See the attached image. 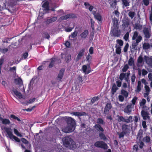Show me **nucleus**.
I'll return each instance as SVG.
<instances>
[{
  "mask_svg": "<svg viewBox=\"0 0 152 152\" xmlns=\"http://www.w3.org/2000/svg\"><path fill=\"white\" fill-rule=\"evenodd\" d=\"M116 53L118 54H120L121 53V47H117L115 50Z\"/></svg>",
  "mask_w": 152,
  "mask_h": 152,
  "instance_id": "obj_54",
  "label": "nucleus"
},
{
  "mask_svg": "<svg viewBox=\"0 0 152 152\" xmlns=\"http://www.w3.org/2000/svg\"><path fill=\"white\" fill-rule=\"evenodd\" d=\"M95 18L99 21H101L102 16L99 13H97L96 15H95Z\"/></svg>",
  "mask_w": 152,
  "mask_h": 152,
  "instance_id": "obj_38",
  "label": "nucleus"
},
{
  "mask_svg": "<svg viewBox=\"0 0 152 152\" xmlns=\"http://www.w3.org/2000/svg\"><path fill=\"white\" fill-rule=\"evenodd\" d=\"M141 115L143 117L144 120H146L147 118H148L149 116L147 112L145 111L144 110H142L141 112Z\"/></svg>",
  "mask_w": 152,
  "mask_h": 152,
  "instance_id": "obj_16",
  "label": "nucleus"
},
{
  "mask_svg": "<svg viewBox=\"0 0 152 152\" xmlns=\"http://www.w3.org/2000/svg\"><path fill=\"white\" fill-rule=\"evenodd\" d=\"M42 37L43 38L49 39L50 36L48 33L46 31H43L42 34Z\"/></svg>",
  "mask_w": 152,
  "mask_h": 152,
  "instance_id": "obj_26",
  "label": "nucleus"
},
{
  "mask_svg": "<svg viewBox=\"0 0 152 152\" xmlns=\"http://www.w3.org/2000/svg\"><path fill=\"white\" fill-rule=\"evenodd\" d=\"M143 58L142 56H140L138 58L137 62L140 64L143 61Z\"/></svg>",
  "mask_w": 152,
  "mask_h": 152,
  "instance_id": "obj_59",
  "label": "nucleus"
},
{
  "mask_svg": "<svg viewBox=\"0 0 152 152\" xmlns=\"http://www.w3.org/2000/svg\"><path fill=\"white\" fill-rule=\"evenodd\" d=\"M129 24V21L128 20H125L123 22L122 26L125 27H128Z\"/></svg>",
  "mask_w": 152,
  "mask_h": 152,
  "instance_id": "obj_39",
  "label": "nucleus"
},
{
  "mask_svg": "<svg viewBox=\"0 0 152 152\" xmlns=\"http://www.w3.org/2000/svg\"><path fill=\"white\" fill-rule=\"evenodd\" d=\"M77 32L75 31L71 34V35L69 36V37H71L72 38H74L77 36Z\"/></svg>",
  "mask_w": 152,
  "mask_h": 152,
  "instance_id": "obj_45",
  "label": "nucleus"
},
{
  "mask_svg": "<svg viewBox=\"0 0 152 152\" xmlns=\"http://www.w3.org/2000/svg\"><path fill=\"white\" fill-rule=\"evenodd\" d=\"M136 77L134 74H133L131 76V80L132 81V84H134L135 81Z\"/></svg>",
  "mask_w": 152,
  "mask_h": 152,
  "instance_id": "obj_47",
  "label": "nucleus"
},
{
  "mask_svg": "<svg viewBox=\"0 0 152 152\" xmlns=\"http://www.w3.org/2000/svg\"><path fill=\"white\" fill-rule=\"evenodd\" d=\"M82 70L83 72L85 74H88L91 71V68L89 64L84 65L82 66Z\"/></svg>",
  "mask_w": 152,
  "mask_h": 152,
  "instance_id": "obj_7",
  "label": "nucleus"
},
{
  "mask_svg": "<svg viewBox=\"0 0 152 152\" xmlns=\"http://www.w3.org/2000/svg\"><path fill=\"white\" fill-rule=\"evenodd\" d=\"M146 101L144 99H142V101L140 102V106L141 107H144V106L146 103Z\"/></svg>",
  "mask_w": 152,
  "mask_h": 152,
  "instance_id": "obj_46",
  "label": "nucleus"
},
{
  "mask_svg": "<svg viewBox=\"0 0 152 152\" xmlns=\"http://www.w3.org/2000/svg\"><path fill=\"white\" fill-rule=\"evenodd\" d=\"M129 126L126 124H124L122 125V130L124 132H125L126 134H127L129 130Z\"/></svg>",
  "mask_w": 152,
  "mask_h": 152,
  "instance_id": "obj_21",
  "label": "nucleus"
},
{
  "mask_svg": "<svg viewBox=\"0 0 152 152\" xmlns=\"http://www.w3.org/2000/svg\"><path fill=\"white\" fill-rule=\"evenodd\" d=\"M63 142L64 145L66 147L72 149H74L75 148V143L70 137H65L63 140Z\"/></svg>",
  "mask_w": 152,
  "mask_h": 152,
  "instance_id": "obj_3",
  "label": "nucleus"
},
{
  "mask_svg": "<svg viewBox=\"0 0 152 152\" xmlns=\"http://www.w3.org/2000/svg\"><path fill=\"white\" fill-rule=\"evenodd\" d=\"M130 75V73L129 72H127V75L125 78L126 81L128 83H129L130 81L129 78Z\"/></svg>",
  "mask_w": 152,
  "mask_h": 152,
  "instance_id": "obj_49",
  "label": "nucleus"
},
{
  "mask_svg": "<svg viewBox=\"0 0 152 152\" xmlns=\"http://www.w3.org/2000/svg\"><path fill=\"white\" fill-rule=\"evenodd\" d=\"M141 83L140 81H139L138 82L136 90V92H139L141 90Z\"/></svg>",
  "mask_w": 152,
  "mask_h": 152,
  "instance_id": "obj_28",
  "label": "nucleus"
},
{
  "mask_svg": "<svg viewBox=\"0 0 152 152\" xmlns=\"http://www.w3.org/2000/svg\"><path fill=\"white\" fill-rule=\"evenodd\" d=\"M10 117L11 118L15 120H17L18 121H20V120L17 117L14 115L12 114L10 115Z\"/></svg>",
  "mask_w": 152,
  "mask_h": 152,
  "instance_id": "obj_52",
  "label": "nucleus"
},
{
  "mask_svg": "<svg viewBox=\"0 0 152 152\" xmlns=\"http://www.w3.org/2000/svg\"><path fill=\"white\" fill-rule=\"evenodd\" d=\"M144 57L146 62L150 66H152V58H151L146 56Z\"/></svg>",
  "mask_w": 152,
  "mask_h": 152,
  "instance_id": "obj_24",
  "label": "nucleus"
},
{
  "mask_svg": "<svg viewBox=\"0 0 152 152\" xmlns=\"http://www.w3.org/2000/svg\"><path fill=\"white\" fill-rule=\"evenodd\" d=\"M4 129L8 135L11 139H13L18 142H20V140L18 138L13 134L12 132L10 131V128L6 127Z\"/></svg>",
  "mask_w": 152,
  "mask_h": 152,
  "instance_id": "obj_4",
  "label": "nucleus"
},
{
  "mask_svg": "<svg viewBox=\"0 0 152 152\" xmlns=\"http://www.w3.org/2000/svg\"><path fill=\"white\" fill-rule=\"evenodd\" d=\"M99 99V97L98 96L94 97L91 100V102L93 103H94L95 102L98 100Z\"/></svg>",
  "mask_w": 152,
  "mask_h": 152,
  "instance_id": "obj_56",
  "label": "nucleus"
},
{
  "mask_svg": "<svg viewBox=\"0 0 152 152\" xmlns=\"http://www.w3.org/2000/svg\"><path fill=\"white\" fill-rule=\"evenodd\" d=\"M2 121V122L4 124H10V120L7 118H3L1 117H0V122Z\"/></svg>",
  "mask_w": 152,
  "mask_h": 152,
  "instance_id": "obj_18",
  "label": "nucleus"
},
{
  "mask_svg": "<svg viewBox=\"0 0 152 152\" xmlns=\"http://www.w3.org/2000/svg\"><path fill=\"white\" fill-rule=\"evenodd\" d=\"M11 92L12 94H14L19 99H21L23 98L22 95L21 93L14 88H13Z\"/></svg>",
  "mask_w": 152,
  "mask_h": 152,
  "instance_id": "obj_10",
  "label": "nucleus"
},
{
  "mask_svg": "<svg viewBox=\"0 0 152 152\" xmlns=\"http://www.w3.org/2000/svg\"><path fill=\"white\" fill-rule=\"evenodd\" d=\"M42 7L45 11H48L49 10V3L48 1L44 3L42 5Z\"/></svg>",
  "mask_w": 152,
  "mask_h": 152,
  "instance_id": "obj_20",
  "label": "nucleus"
},
{
  "mask_svg": "<svg viewBox=\"0 0 152 152\" xmlns=\"http://www.w3.org/2000/svg\"><path fill=\"white\" fill-rule=\"evenodd\" d=\"M57 19V18L56 17H53L52 18L47 19L45 21V23L46 25H49L50 23H53Z\"/></svg>",
  "mask_w": 152,
  "mask_h": 152,
  "instance_id": "obj_13",
  "label": "nucleus"
},
{
  "mask_svg": "<svg viewBox=\"0 0 152 152\" xmlns=\"http://www.w3.org/2000/svg\"><path fill=\"white\" fill-rule=\"evenodd\" d=\"M117 134L118 135V137L119 138H123L124 137V135L126 134L125 132H124L123 131L120 133L118 132L117 133Z\"/></svg>",
  "mask_w": 152,
  "mask_h": 152,
  "instance_id": "obj_37",
  "label": "nucleus"
},
{
  "mask_svg": "<svg viewBox=\"0 0 152 152\" xmlns=\"http://www.w3.org/2000/svg\"><path fill=\"white\" fill-rule=\"evenodd\" d=\"M65 71V69L64 68H62L60 70L58 76L56 78V80L58 82L61 81V80L63 77Z\"/></svg>",
  "mask_w": 152,
  "mask_h": 152,
  "instance_id": "obj_8",
  "label": "nucleus"
},
{
  "mask_svg": "<svg viewBox=\"0 0 152 152\" xmlns=\"http://www.w3.org/2000/svg\"><path fill=\"white\" fill-rule=\"evenodd\" d=\"M143 141L147 143H149L151 141V138L149 136H146L143 139Z\"/></svg>",
  "mask_w": 152,
  "mask_h": 152,
  "instance_id": "obj_41",
  "label": "nucleus"
},
{
  "mask_svg": "<svg viewBox=\"0 0 152 152\" xmlns=\"http://www.w3.org/2000/svg\"><path fill=\"white\" fill-rule=\"evenodd\" d=\"M139 33L137 31H135L133 33V36L132 37V40H135V41L132 42V49L134 50H137V46L138 43L142 40V37L140 35H139Z\"/></svg>",
  "mask_w": 152,
  "mask_h": 152,
  "instance_id": "obj_2",
  "label": "nucleus"
},
{
  "mask_svg": "<svg viewBox=\"0 0 152 152\" xmlns=\"http://www.w3.org/2000/svg\"><path fill=\"white\" fill-rule=\"evenodd\" d=\"M99 136L102 140H106L107 139V137L103 132H99Z\"/></svg>",
  "mask_w": 152,
  "mask_h": 152,
  "instance_id": "obj_27",
  "label": "nucleus"
},
{
  "mask_svg": "<svg viewBox=\"0 0 152 152\" xmlns=\"http://www.w3.org/2000/svg\"><path fill=\"white\" fill-rule=\"evenodd\" d=\"M132 119V116H130L128 119H126V122L128 123L132 122L133 121Z\"/></svg>",
  "mask_w": 152,
  "mask_h": 152,
  "instance_id": "obj_57",
  "label": "nucleus"
},
{
  "mask_svg": "<svg viewBox=\"0 0 152 152\" xmlns=\"http://www.w3.org/2000/svg\"><path fill=\"white\" fill-rule=\"evenodd\" d=\"M117 1L116 0H114L113 1H110V7L113 8H115L117 4Z\"/></svg>",
  "mask_w": 152,
  "mask_h": 152,
  "instance_id": "obj_30",
  "label": "nucleus"
},
{
  "mask_svg": "<svg viewBox=\"0 0 152 152\" xmlns=\"http://www.w3.org/2000/svg\"><path fill=\"white\" fill-rule=\"evenodd\" d=\"M95 129L99 132H103L104 129L101 126V125L99 124H96L94 126Z\"/></svg>",
  "mask_w": 152,
  "mask_h": 152,
  "instance_id": "obj_14",
  "label": "nucleus"
},
{
  "mask_svg": "<svg viewBox=\"0 0 152 152\" xmlns=\"http://www.w3.org/2000/svg\"><path fill=\"white\" fill-rule=\"evenodd\" d=\"M132 106L133 105L132 104L128 105L124 108V112L129 115H130L132 111Z\"/></svg>",
  "mask_w": 152,
  "mask_h": 152,
  "instance_id": "obj_9",
  "label": "nucleus"
},
{
  "mask_svg": "<svg viewBox=\"0 0 152 152\" xmlns=\"http://www.w3.org/2000/svg\"><path fill=\"white\" fill-rule=\"evenodd\" d=\"M97 124L104 125L105 122L102 118H98L97 120Z\"/></svg>",
  "mask_w": 152,
  "mask_h": 152,
  "instance_id": "obj_32",
  "label": "nucleus"
},
{
  "mask_svg": "<svg viewBox=\"0 0 152 152\" xmlns=\"http://www.w3.org/2000/svg\"><path fill=\"white\" fill-rule=\"evenodd\" d=\"M118 88L117 87L115 84L113 83V85L112 88L111 89V92L112 94H113L115 93L118 90Z\"/></svg>",
  "mask_w": 152,
  "mask_h": 152,
  "instance_id": "obj_29",
  "label": "nucleus"
},
{
  "mask_svg": "<svg viewBox=\"0 0 152 152\" xmlns=\"http://www.w3.org/2000/svg\"><path fill=\"white\" fill-rule=\"evenodd\" d=\"M76 18V15L73 14H69L60 17L59 19L61 20H66L68 18Z\"/></svg>",
  "mask_w": 152,
  "mask_h": 152,
  "instance_id": "obj_6",
  "label": "nucleus"
},
{
  "mask_svg": "<svg viewBox=\"0 0 152 152\" xmlns=\"http://www.w3.org/2000/svg\"><path fill=\"white\" fill-rule=\"evenodd\" d=\"M8 51V50L7 48H0V52L4 53H5Z\"/></svg>",
  "mask_w": 152,
  "mask_h": 152,
  "instance_id": "obj_55",
  "label": "nucleus"
},
{
  "mask_svg": "<svg viewBox=\"0 0 152 152\" xmlns=\"http://www.w3.org/2000/svg\"><path fill=\"white\" fill-rule=\"evenodd\" d=\"M139 146L138 145H135L133 146V149L134 151H135L137 152L139 150Z\"/></svg>",
  "mask_w": 152,
  "mask_h": 152,
  "instance_id": "obj_58",
  "label": "nucleus"
},
{
  "mask_svg": "<svg viewBox=\"0 0 152 152\" xmlns=\"http://www.w3.org/2000/svg\"><path fill=\"white\" fill-rule=\"evenodd\" d=\"M127 75V73H124L123 72L121 73L119 76V79L121 80L122 81L124 78H125Z\"/></svg>",
  "mask_w": 152,
  "mask_h": 152,
  "instance_id": "obj_34",
  "label": "nucleus"
},
{
  "mask_svg": "<svg viewBox=\"0 0 152 152\" xmlns=\"http://www.w3.org/2000/svg\"><path fill=\"white\" fill-rule=\"evenodd\" d=\"M118 120L119 122L122 121L126 122V119L122 116H118Z\"/></svg>",
  "mask_w": 152,
  "mask_h": 152,
  "instance_id": "obj_42",
  "label": "nucleus"
},
{
  "mask_svg": "<svg viewBox=\"0 0 152 152\" xmlns=\"http://www.w3.org/2000/svg\"><path fill=\"white\" fill-rule=\"evenodd\" d=\"M95 146L103 148L104 149H107L108 148V146L105 142L102 141H97L94 144Z\"/></svg>",
  "mask_w": 152,
  "mask_h": 152,
  "instance_id": "obj_5",
  "label": "nucleus"
},
{
  "mask_svg": "<svg viewBox=\"0 0 152 152\" xmlns=\"http://www.w3.org/2000/svg\"><path fill=\"white\" fill-rule=\"evenodd\" d=\"M65 120L67 123V126L62 129V131L65 133H70L75 129L76 124L75 121L71 117H65Z\"/></svg>",
  "mask_w": 152,
  "mask_h": 152,
  "instance_id": "obj_1",
  "label": "nucleus"
},
{
  "mask_svg": "<svg viewBox=\"0 0 152 152\" xmlns=\"http://www.w3.org/2000/svg\"><path fill=\"white\" fill-rule=\"evenodd\" d=\"M50 62L48 65V67L50 69L53 67L55 64V62L56 61V58L54 57H53L50 59Z\"/></svg>",
  "mask_w": 152,
  "mask_h": 152,
  "instance_id": "obj_22",
  "label": "nucleus"
},
{
  "mask_svg": "<svg viewBox=\"0 0 152 152\" xmlns=\"http://www.w3.org/2000/svg\"><path fill=\"white\" fill-rule=\"evenodd\" d=\"M110 109H109L106 108L105 107L104 110V114L105 115H107L109 113V110Z\"/></svg>",
  "mask_w": 152,
  "mask_h": 152,
  "instance_id": "obj_62",
  "label": "nucleus"
},
{
  "mask_svg": "<svg viewBox=\"0 0 152 152\" xmlns=\"http://www.w3.org/2000/svg\"><path fill=\"white\" fill-rule=\"evenodd\" d=\"M71 114L73 115L77 116L78 117H80L82 116H86L87 115L86 112H73L71 113Z\"/></svg>",
  "mask_w": 152,
  "mask_h": 152,
  "instance_id": "obj_12",
  "label": "nucleus"
},
{
  "mask_svg": "<svg viewBox=\"0 0 152 152\" xmlns=\"http://www.w3.org/2000/svg\"><path fill=\"white\" fill-rule=\"evenodd\" d=\"M65 61L67 63L70 61L71 60V56L70 55H68L66 57L65 59Z\"/></svg>",
  "mask_w": 152,
  "mask_h": 152,
  "instance_id": "obj_53",
  "label": "nucleus"
},
{
  "mask_svg": "<svg viewBox=\"0 0 152 152\" xmlns=\"http://www.w3.org/2000/svg\"><path fill=\"white\" fill-rule=\"evenodd\" d=\"M21 140L22 142L25 144H27L28 143V142L25 138H22Z\"/></svg>",
  "mask_w": 152,
  "mask_h": 152,
  "instance_id": "obj_64",
  "label": "nucleus"
},
{
  "mask_svg": "<svg viewBox=\"0 0 152 152\" xmlns=\"http://www.w3.org/2000/svg\"><path fill=\"white\" fill-rule=\"evenodd\" d=\"M122 1V4L125 7L129 6L130 5L129 2V0H121Z\"/></svg>",
  "mask_w": 152,
  "mask_h": 152,
  "instance_id": "obj_31",
  "label": "nucleus"
},
{
  "mask_svg": "<svg viewBox=\"0 0 152 152\" xmlns=\"http://www.w3.org/2000/svg\"><path fill=\"white\" fill-rule=\"evenodd\" d=\"M137 99V98L136 96H134L132 100V102L133 105H134L135 104L136 101Z\"/></svg>",
  "mask_w": 152,
  "mask_h": 152,
  "instance_id": "obj_63",
  "label": "nucleus"
},
{
  "mask_svg": "<svg viewBox=\"0 0 152 152\" xmlns=\"http://www.w3.org/2000/svg\"><path fill=\"white\" fill-rule=\"evenodd\" d=\"M113 28L115 29L118 28V23L117 19L116 18L113 19Z\"/></svg>",
  "mask_w": 152,
  "mask_h": 152,
  "instance_id": "obj_17",
  "label": "nucleus"
},
{
  "mask_svg": "<svg viewBox=\"0 0 152 152\" xmlns=\"http://www.w3.org/2000/svg\"><path fill=\"white\" fill-rule=\"evenodd\" d=\"M143 132L141 131H139L137 135V138L140 140L142 137Z\"/></svg>",
  "mask_w": 152,
  "mask_h": 152,
  "instance_id": "obj_40",
  "label": "nucleus"
},
{
  "mask_svg": "<svg viewBox=\"0 0 152 152\" xmlns=\"http://www.w3.org/2000/svg\"><path fill=\"white\" fill-rule=\"evenodd\" d=\"M129 32H127L124 36V38L125 41H127L129 39Z\"/></svg>",
  "mask_w": 152,
  "mask_h": 152,
  "instance_id": "obj_60",
  "label": "nucleus"
},
{
  "mask_svg": "<svg viewBox=\"0 0 152 152\" xmlns=\"http://www.w3.org/2000/svg\"><path fill=\"white\" fill-rule=\"evenodd\" d=\"M85 49L84 48L80 50L76 57V61H78L81 57L84 55Z\"/></svg>",
  "mask_w": 152,
  "mask_h": 152,
  "instance_id": "obj_15",
  "label": "nucleus"
},
{
  "mask_svg": "<svg viewBox=\"0 0 152 152\" xmlns=\"http://www.w3.org/2000/svg\"><path fill=\"white\" fill-rule=\"evenodd\" d=\"M118 29H115L113 28V33L114 36L115 37H118L120 35V31L118 30Z\"/></svg>",
  "mask_w": 152,
  "mask_h": 152,
  "instance_id": "obj_19",
  "label": "nucleus"
},
{
  "mask_svg": "<svg viewBox=\"0 0 152 152\" xmlns=\"http://www.w3.org/2000/svg\"><path fill=\"white\" fill-rule=\"evenodd\" d=\"M14 83L16 84L21 85L23 84V80L20 77L15 79L14 80Z\"/></svg>",
  "mask_w": 152,
  "mask_h": 152,
  "instance_id": "obj_23",
  "label": "nucleus"
},
{
  "mask_svg": "<svg viewBox=\"0 0 152 152\" xmlns=\"http://www.w3.org/2000/svg\"><path fill=\"white\" fill-rule=\"evenodd\" d=\"M142 25L140 24L136 23L135 24V28L136 29L141 30L142 28Z\"/></svg>",
  "mask_w": 152,
  "mask_h": 152,
  "instance_id": "obj_44",
  "label": "nucleus"
},
{
  "mask_svg": "<svg viewBox=\"0 0 152 152\" xmlns=\"http://www.w3.org/2000/svg\"><path fill=\"white\" fill-rule=\"evenodd\" d=\"M74 28V26L72 27H69L66 28H65V31L66 32H71L73 28Z\"/></svg>",
  "mask_w": 152,
  "mask_h": 152,
  "instance_id": "obj_51",
  "label": "nucleus"
},
{
  "mask_svg": "<svg viewBox=\"0 0 152 152\" xmlns=\"http://www.w3.org/2000/svg\"><path fill=\"white\" fill-rule=\"evenodd\" d=\"M88 34V30H85L80 34V36L81 38L85 39L86 38Z\"/></svg>",
  "mask_w": 152,
  "mask_h": 152,
  "instance_id": "obj_25",
  "label": "nucleus"
},
{
  "mask_svg": "<svg viewBox=\"0 0 152 152\" xmlns=\"http://www.w3.org/2000/svg\"><path fill=\"white\" fill-rule=\"evenodd\" d=\"M13 131L15 134L17 135V136L20 137H22V134L19 132L17 129L14 128L13 129Z\"/></svg>",
  "mask_w": 152,
  "mask_h": 152,
  "instance_id": "obj_43",
  "label": "nucleus"
},
{
  "mask_svg": "<svg viewBox=\"0 0 152 152\" xmlns=\"http://www.w3.org/2000/svg\"><path fill=\"white\" fill-rule=\"evenodd\" d=\"M129 68V66L127 64H125L122 69V71L124 72H126Z\"/></svg>",
  "mask_w": 152,
  "mask_h": 152,
  "instance_id": "obj_50",
  "label": "nucleus"
},
{
  "mask_svg": "<svg viewBox=\"0 0 152 152\" xmlns=\"http://www.w3.org/2000/svg\"><path fill=\"white\" fill-rule=\"evenodd\" d=\"M143 34L145 35V37L147 39L150 38L151 37V34L149 29L146 27H144L143 30Z\"/></svg>",
  "mask_w": 152,
  "mask_h": 152,
  "instance_id": "obj_11",
  "label": "nucleus"
},
{
  "mask_svg": "<svg viewBox=\"0 0 152 152\" xmlns=\"http://www.w3.org/2000/svg\"><path fill=\"white\" fill-rule=\"evenodd\" d=\"M150 48V45L148 43H144L143 45V48L144 49L147 50Z\"/></svg>",
  "mask_w": 152,
  "mask_h": 152,
  "instance_id": "obj_36",
  "label": "nucleus"
},
{
  "mask_svg": "<svg viewBox=\"0 0 152 152\" xmlns=\"http://www.w3.org/2000/svg\"><path fill=\"white\" fill-rule=\"evenodd\" d=\"M135 15V13L134 12L130 11L128 13L129 16L131 18H133Z\"/></svg>",
  "mask_w": 152,
  "mask_h": 152,
  "instance_id": "obj_48",
  "label": "nucleus"
},
{
  "mask_svg": "<svg viewBox=\"0 0 152 152\" xmlns=\"http://www.w3.org/2000/svg\"><path fill=\"white\" fill-rule=\"evenodd\" d=\"M121 94L124 96L125 97H127L128 96V93L127 91L124 89H122L121 91Z\"/></svg>",
  "mask_w": 152,
  "mask_h": 152,
  "instance_id": "obj_35",
  "label": "nucleus"
},
{
  "mask_svg": "<svg viewBox=\"0 0 152 152\" xmlns=\"http://www.w3.org/2000/svg\"><path fill=\"white\" fill-rule=\"evenodd\" d=\"M134 58L132 57H130L128 61V64L130 66H132L134 65Z\"/></svg>",
  "mask_w": 152,
  "mask_h": 152,
  "instance_id": "obj_33",
  "label": "nucleus"
},
{
  "mask_svg": "<svg viewBox=\"0 0 152 152\" xmlns=\"http://www.w3.org/2000/svg\"><path fill=\"white\" fill-rule=\"evenodd\" d=\"M129 45L128 43L126 44L124 49V52H127L129 48Z\"/></svg>",
  "mask_w": 152,
  "mask_h": 152,
  "instance_id": "obj_61",
  "label": "nucleus"
}]
</instances>
